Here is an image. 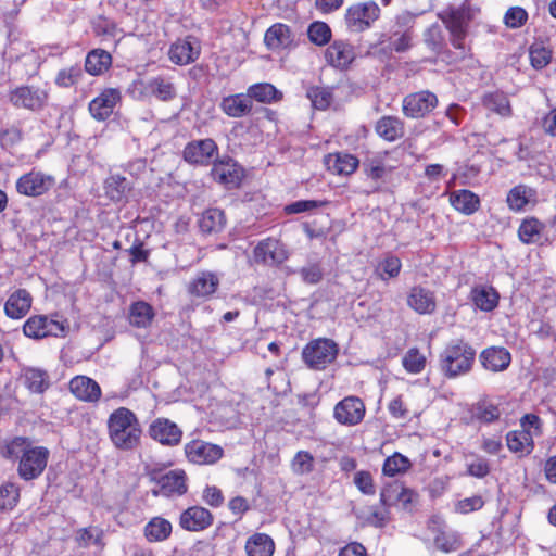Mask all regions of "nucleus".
Returning a JSON list of instances; mask_svg holds the SVG:
<instances>
[{"instance_id":"9b49d317","label":"nucleus","mask_w":556,"mask_h":556,"mask_svg":"<svg viewBox=\"0 0 556 556\" xmlns=\"http://www.w3.org/2000/svg\"><path fill=\"white\" fill-rule=\"evenodd\" d=\"M187 458L198 465H211L219 460L223 455V448L213 443L202 440H192L185 446Z\"/></svg>"},{"instance_id":"338daca9","label":"nucleus","mask_w":556,"mask_h":556,"mask_svg":"<svg viewBox=\"0 0 556 556\" xmlns=\"http://www.w3.org/2000/svg\"><path fill=\"white\" fill-rule=\"evenodd\" d=\"M76 539L83 546H88L90 543L99 544L101 540V532L96 528H84L78 531Z\"/></svg>"},{"instance_id":"393cba45","label":"nucleus","mask_w":556,"mask_h":556,"mask_svg":"<svg viewBox=\"0 0 556 556\" xmlns=\"http://www.w3.org/2000/svg\"><path fill=\"white\" fill-rule=\"evenodd\" d=\"M286 257L280 242L273 238L262 240L254 249V260L256 263L280 264Z\"/></svg>"},{"instance_id":"f03ea898","label":"nucleus","mask_w":556,"mask_h":556,"mask_svg":"<svg viewBox=\"0 0 556 556\" xmlns=\"http://www.w3.org/2000/svg\"><path fill=\"white\" fill-rule=\"evenodd\" d=\"M109 437L114 446L122 451L138 447L141 428L137 416L126 407L115 409L108 419Z\"/></svg>"},{"instance_id":"bb28decb","label":"nucleus","mask_w":556,"mask_h":556,"mask_svg":"<svg viewBox=\"0 0 556 556\" xmlns=\"http://www.w3.org/2000/svg\"><path fill=\"white\" fill-rule=\"evenodd\" d=\"M511 361L510 353L505 348L491 346L480 354L482 366L490 371L498 372L505 370Z\"/></svg>"},{"instance_id":"3c124183","label":"nucleus","mask_w":556,"mask_h":556,"mask_svg":"<svg viewBox=\"0 0 556 556\" xmlns=\"http://www.w3.org/2000/svg\"><path fill=\"white\" fill-rule=\"evenodd\" d=\"M327 204L328 201L324 200H299L286 205L283 212L287 215L300 214L324 207Z\"/></svg>"},{"instance_id":"dca6fc26","label":"nucleus","mask_w":556,"mask_h":556,"mask_svg":"<svg viewBox=\"0 0 556 556\" xmlns=\"http://www.w3.org/2000/svg\"><path fill=\"white\" fill-rule=\"evenodd\" d=\"M217 153L213 139H202L188 143L184 149V159L191 164H208Z\"/></svg>"},{"instance_id":"20e7f679","label":"nucleus","mask_w":556,"mask_h":556,"mask_svg":"<svg viewBox=\"0 0 556 556\" xmlns=\"http://www.w3.org/2000/svg\"><path fill=\"white\" fill-rule=\"evenodd\" d=\"M128 91L132 98L138 100L155 97L160 101L168 102L177 96L174 83L170 78L164 76L134 80Z\"/></svg>"},{"instance_id":"473e14b6","label":"nucleus","mask_w":556,"mask_h":556,"mask_svg":"<svg viewBox=\"0 0 556 556\" xmlns=\"http://www.w3.org/2000/svg\"><path fill=\"white\" fill-rule=\"evenodd\" d=\"M186 473L182 470H172L159 480L164 495H182L187 492Z\"/></svg>"},{"instance_id":"e433bc0d","label":"nucleus","mask_w":556,"mask_h":556,"mask_svg":"<svg viewBox=\"0 0 556 556\" xmlns=\"http://www.w3.org/2000/svg\"><path fill=\"white\" fill-rule=\"evenodd\" d=\"M506 443L509 451L521 454H530L534 446L532 432L528 429L509 431Z\"/></svg>"},{"instance_id":"4be33fe9","label":"nucleus","mask_w":556,"mask_h":556,"mask_svg":"<svg viewBox=\"0 0 556 556\" xmlns=\"http://www.w3.org/2000/svg\"><path fill=\"white\" fill-rule=\"evenodd\" d=\"M294 41L290 27L282 23L271 25L265 33L264 42L271 51H280L292 47Z\"/></svg>"},{"instance_id":"5fc2aeb1","label":"nucleus","mask_w":556,"mask_h":556,"mask_svg":"<svg viewBox=\"0 0 556 556\" xmlns=\"http://www.w3.org/2000/svg\"><path fill=\"white\" fill-rule=\"evenodd\" d=\"M469 457L472 459L467 463V473L471 477L482 479L486 477L490 471L491 467L489 464V460L480 455L477 454H470Z\"/></svg>"},{"instance_id":"a19ab883","label":"nucleus","mask_w":556,"mask_h":556,"mask_svg":"<svg viewBox=\"0 0 556 556\" xmlns=\"http://www.w3.org/2000/svg\"><path fill=\"white\" fill-rule=\"evenodd\" d=\"M247 94L250 100L254 99L262 103L276 102L282 98V93L269 83H260L250 86L247 90Z\"/></svg>"},{"instance_id":"a211bd4d","label":"nucleus","mask_w":556,"mask_h":556,"mask_svg":"<svg viewBox=\"0 0 556 556\" xmlns=\"http://www.w3.org/2000/svg\"><path fill=\"white\" fill-rule=\"evenodd\" d=\"M213 523L211 511L201 506H192L184 510L179 518V525L187 531H202Z\"/></svg>"},{"instance_id":"680f3d73","label":"nucleus","mask_w":556,"mask_h":556,"mask_svg":"<svg viewBox=\"0 0 556 556\" xmlns=\"http://www.w3.org/2000/svg\"><path fill=\"white\" fill-rule=\"evenodd\" d=\"M413 35L410 30L395 31L390 37V46L396 52H404L412 47Z\"/></svg>"},{"instance_id":"c03bdc74","label":"nucleus","mask_w":556,"mask_h":556,"mask_svg":"<svg viewBox=\"0 0 556 556\" xmlns=\"http://www.w3.org/2000/svg\"><path fill=\"white\" fill-rule=\"evenodd\" d=\"M483 105L501 116H509L511 113L507 97L502 92H493L483 97Z\"/></svg>"},{"instance_id":"864d4df0","label":"nucleus","mask_w":556,"mask_h":556,"mask_svg":"<svg viewBox=\"0 0 556 556\" xmlns=\"http://www.w3.org/2000/svg\"><path fill=\"white\" fill-rule=\"evenodd\" d=\"M404 368L410 374H419L426 365V357L417 350L409 349L402 359Z\"/></svg>"},{"instance_id":"39448f33","label":"nucleus","mask_w":556,"mask_h":556,"mask_svg":"<svg viewBox=\"0 0 556 556\" xmlns=\"http://www.w3.org/2000/svg\"><path fill=\"white\" fill-rule=\"evenodd\" d=\"M451 34V42L456 49H464V39L467 27L472 18L468 4L464 3L458 8L448 7L438 14Z\"/></svg>"},{"instance_id":"de8ad7c7","label":"nucleus","mask_w":556,"mask_h":556,"mask_svg":"<svg viewBox=\"0 0 556 556\" xmlns=\"http://www.w3.org/2000/svg\"><path fill=\"white\" fill-rule=\"evenodd\" d=\"M307 98L311 100L312 105L317 110H326L330 106L333 100V94L330 88L314 86L308 88Z\"/></svg>"},{"instance_id":"6e6d98bb","label":"nucleus","mask_w":556,"mask_h":556,"mask_svg":"<svg viewBox=\"0 0 556 556\" xmlns=\"http://www.w3.org/2000/svg\"><path fill=\"white\" fill-rule=\"evenodd\" d=\"M529 56L531 65L536 70H541L551 62L552 53L543 45L533 43L530 47Z\"/></svg>"},{"instance_id":"79ce46f5","label":"nucleus","mask_w":556,"mask_h":556,"mask_svg":"<svg viewBox=\"0 0 556 556\" xmlns=\"http://www.w3.org/2000/svg\"><path fill=\"white\" fill-rule=\"evenodd\" d=\"M172 533V523L162 518H152L144 527V535L150 542L165 541Z\"/></svg>"},{"instance_id":"4d7b16f0","label":"nucleus","mask_w":556,"mask_h":556,"mask_svg":"<svg viewBox=\"0 0 556 556\" xmlns=\"http://www.w3.org/2000/svg\"><path fill=\"white\" fill-rule=\"evenodd\" d=\"M83 76V71L78 65L61 70L56 77L55 84L60 87L68 88L77 84Z\"/></svg>"},{"instance_id":"c756f323","label":"nucleus","mask_w":556,"mask_h":556,"mask_svg":"<svg viewBox=\"0 0 556 556\" xmlns=\"http://www.w3.org/2000/svg\"><path fill=\"white\" fill-rule=\"evenodd\" d=\"M211 175L213 179L227 188L239 186L241 180V170L235 163L218 162L215 163Z\"/></svg>"},{"instance_id":"bf43d9fd","label":"nucleus","mask_w":556,"mask_h":556,"mask_svg":"<svg viewBox=\"0 0 556 556\" xmlns=\"http://www.w3.org/2000/svg\"><path fill=\"white\" fill-rule=\"evenodd\" d=\"M292 469L295 473H309L314 469V457L309 452L300 451L292 460Z\"/></svg>"},{"instance_id":"6e6552de","label":"nucleus","mask_w":556,"mask_h":556,"mask_svg":"<svg viewBox=\"0 0 556 556\" xmlns=\"http://www.w3.org/2000/svg\"><path fill=\"white\" fill-rule=\"evenodd\" d=\"M55 184L53 176L39 170H30L16 181V190L26 197H39L48 192Z\"/></svg>"},{"instance_id":"49530a36","label":"nucleus","mask_w":556,"mask_h":556,"mask_svg":"<svg viewBox=\"0 0 556 556\" xmlns=\"http://www.w3.org/2000/svg\"><path fill=\"white\" fill-rule=\"evenodd\" d=\"M542 229V223L535 218H529L522 222L518 229V235L520 240L527 244L536 243L541 239Z\"/></svg>"},{"instance_id":"412c9836","label":"nucleus","mask_w":556,"mask_h":556,"mask_svg":"<svg viewBox=\"0 0 556 556\" xmlns=\"http://www.w3.org/2000/svg\"><path fill=\"white\" fill-rule=\"evenodd\" d=\"M73 395L84 402L94 403L101 397V388L97 381L87 376H76L70 381Z\"/></svg>"},{"instance_id":"72a5a7b5","label":"nucleus","mask_w":556,"mask_h":556,"mask_svg":"<svg viewBox=\"0 0 556 556\" xmlns=\"http://www.w3.org/2000/svg\"><path fill=\"white\" fill-rule=\"evenodd\" d=\"M104 192L105 195L113 202H122L126 200L128 193L131 190L129 181L118 175L112 174L104 180Z\"/></svg>"},{"instance_id":"0eeeda50","label":"nucleus","mask_w":556,"mask_h":556,"mask_svg":"<svg viewBox=\"0 0 556 556\" xmlns=\"http://www.w3.org/2000/svg\"><path fill=\"white\" fill-rule=\"evenodd\" d=\"M380 8L375 1L355 3L346 9L344 21L352 33H362L371 27L380 16Z\"/></svg>"},{"instance_id":"58836bf2","label":"nucleus","mask_w":556,"mask_h":556,"mask_svg":"<svg viewBox=\"0 0 556 556\" xmlns=\"http://www.w3.org/2000/svg\"><path fill=\"white\" fill-rule=\"evenodd\" d=\"M112 64L111 54L102 49L90 51L85 61V70L91 75H101L106 72Z\"/></svg>"},{"instance_id":"e2e57ef3","label":"nucleus","mask_w":556,"mask_h":556,"mask_svg":"<svg viewBox=\"0 0 556 556\" xmlns=\"http://www.w3.org/2000/svg\"><path fill=\"white\" fill-rule=\"evenodd\" d=\"M354 483L364 494L372 495L376 492L372 477L368 471L356 472L354 476Z\"/></svg>"},{"instance_id":"13d9d810","label":"nucleus","mask_w":556,"mask_h":556,"mask_svg":"<svg viewBox=\"0 0 556 556\" xmlns=\"http://www.w3.org/2000/svg\"><path fill=\"white\" fill-rule=\"evenodd\" d=\"M20 497L18 489L8 483L0 486V510L12 509Z\"/></svg>"},{"instance_id":"c85d7f7f","label":"nucleus","mask_w":556,"mask_h":556,"mask_svg":"<svg viewBox=\"0 0 556 556\" xmlns=\"http://www.w3.org/2000/svg\"><path fill=\"white\" fill-rule=\"evenodd\" d=\"M219 108L229 117L239 118L251 112L252 101L248 98V94L237 93L224 97Z\"/></svg>"},{"instance_id":"0e129e2a","label":"nucleus","mask_w":556,"mask_h":556,"mask_svg":"<svg viewBox=\"0 0 556 556\" xmlns=\"http://www.w3.org/2000/svg\"><path fill=\"white\" fill-rule=\"evenodd\" d=\"M484 501L479 495L460 500L456 504V510L460 514H469L483 507Z\"/></svg>"},{"instance_id":"a18cd8bd","label":"nucleus","mask_w":556,"mask_h":556,"mask_svg":"<svg viewBox=\"0 0 556 556\" xmlns=\"http://www.w3.org/2000/svg\"><path fill=\"white\" fill-rule=\"evenodd\" d=\"M401 260L397 256L388 255L386 258L378 263L375 273L381 280H388L396 278L401 271Z\"/></svg>"},{"instance_id":"f3484780","label":"nucleus","mask_w":556,"mask_h":556,"mask_svg":"<svg viewBox=\"0 0 556 556\" xmlns=\"http://www.w3.org/2000/svg\"><path fill=\"white\" fill-rule=\"evenodd\" d=\"M200 55V46L192 37L178 39L168 51L169 60L177 65H187L194 62Z\"/></svg>"},{"instance_id":"8fccbe9b","label":"nucleus","mask_w":556,"mask_h":556,"mask_svg":"<svg viewBox=\"0 0 556 556\" xmlns=\"http://www.w3.org/2000/svg\"><path fill=\"white\" fill-rule=\"evenodd\" d=\"M409 467L410 462L408 458L396 453L386 459L382 471L384 475L393 477L400 472L406 471Z\"/></svg>"},{"instance_id":"7ed1b4c3","label":"nucleus","mask_w":556,"mask_h":556,"mask_svg":"<svg viewBox=\"0 0 556 556\" xmlns=\"http://www.w3.org/2000/svg\"><path fill=\"white\" fill-rule=\"evenodd\" d=\"M476 358V350L463 339L450 341L439 357L440 369L447 378L468 374Z\"/></svg>"},{"instance_id":"37998d69","label":"nucleus","mask_w":556,"mask_h":556,"mask_svg":"<svg viewBox=\"0 0 556 556\" xmlns=\"http://www.w3.org/2000/svg\"><path fill=\"white\" fill-rule=\"evenodd\" d=\"M154 317L153 307L143 301H138L130 306L129 323L138 328L148 327Z\"/></svg>"},{"instance_id":"052dcab7","label":"nucleus","mask_w":556,"mask_h":556,"mask_svg":"<svg viewBox=\"0 0 556 556\" xmlns=\"http://www.w3.org/2000/svg\"><path fill=\"white\" fill-rule=\"evenodd\" d=\"M528 20L527 11L521 7L509 8L504 15V23L508 28H519Z\"/></svg>"},{"instance_id":"ea45409f","label":"nucleus","mask_w":556,"mask_h":556,"mask_svg":"<svg viewBox=\"0 0 556 556\" xmlns=\"http://www.w3.org/2000/svg\"><path fill=\"white\" fill-rule=\"evenodd\" d=\"M225 224L226 217L224 212L215 207L204 211L199 219V227L205 233L219 232L224 229Z\"/></svg>"},{"instance_id":"09e8293b","label":"nucleus","mask_w":556,"mask_h":556,"mask_svg":"<svg viewBox=\"0 0 556 556\" xmlns=\"http://www.w3.org/2000/svg\"><path fill=\"white\" fill-rule=\"evenodd\" d=\"M307 35L313 43L324 46L331 39V29L324 22H314L309 25Z\"/></svg>"},{"instance_id":"5701e85b","label":"nucleus","mask_w":556,"mask_h":556,"mask_svg":"<svg viewBox=\"0 0 556 556\" xmlns=\"http://www.w3.org/2000/svg\"><path fill=\"white\" fill-rule=\"evenodd\" d=\"M415 496L416 493L412 489L404 486L399 481H394L381 490L380 501L386 506L401 504L406 508L413 503Z\"/></svg>"},{"instance_id":"1a4fd4ad","label":"nucleus","mask_w":556,"mask_h":556,"mask_svg":"<svg viewBox=\"0 0 556 556\" xmlns=\"http://www.w3.org/2000/svg\"><path fill=\"white\" fill-rule=\"evenodd\" d=\"M438 104V98L430 91L407 94L403 99L402 110L406 117L420 118L430 113Z\"/></svg>"},{"instance_id":"423d86ee","label":"nucleus","mask_w":556,"mask_h":556,"mask_svg":"<svg viewBox=\"0 0 556 556\" xmlns=\"http://www.w3.org/2000/svg\"><path fill=\"white\" fill-rule=\"evenodd\" d=\"M338 344L330 339L311 341L302 351L305 364L315 370L326 368L338 355Z\"/></svg>"},{"instance_id":"603ef678","label":"nucleus","mask_w":556,"mask_h":556,"mask_svg":"<svg viewBox=\"0 0 556 556\" xmlns=\"http://www.w3.org/2000/svg\"><path fill=\"white\" fill-rule=\"evenodd\" d=\"M530 189L526 186L514 187L507 195V204L514 211L522 210L529 202Z\"/></svg>"},{"instance_id":"c9c22d12","label":"nucleus","mask_w":556,"mask_h":556,"mask_svg":"<svg viewBox=\"0 0 556 556\" xmlns=\"http://www.w3.org/2000/svg\"><path fill=\"white\" fill-rule=\"evenodd\" d=\"M452 206L465 215H471L478 211L480 199L470 190H457L450 197Z\"/></svg>"},{"instance_id":"ddd939ff","label":"nucleus","mask_w":556,"mask_h":556,"mask_svg":"<svg viewBox=\"0 0 556 556\" xmlns=\"http://www.w3.org/2000/svg\"><path fill=\"white\" fill-rule=\"evenodd\" d=\"M355 58L354 46L345 40H334L325 51L326 62L337 70L349 68Z\"/></svg>"},{"instance_id":"9d476101","label":"nucleus","mask_w":556,"mask_h":556,"mask_svg":"<svg viewBox=\"0 0 556 556\" xmlns=\"http://www.w3.org/2000/svg\"><path fill=\"white\" fill-rule=\"evenodd\" d=\"M365 404L357 396H346L336 404L333 417L344 426H356L364 419Z\"/></svg>"},{"instance_id":"f257e3e1","label":"nucleus","mask_w":556,"mask_h":556,"mask_svg":"<svg viewBox=\"0 0 556 556\" xmlns=\"http://www.w3.org/2000/svg\"><path fill=\"white\" fill-rule=\"evenodd\" d=\"M3 456L17 460L18 477L25 481L37 479L47 467L50 452L45 446L35 445L29 438L15 437L7 442Z\"/></svg>"},{"instance_id":"a878e982","label":"nucleus","mask_w":556,"mask_h":556,"mask_svg":"<svg viewBox=\"0 0 556 556\" xmlns=\"http://www.w3.org/2000/svg\"><path fill=\"white\" fill-rule=\"evenodd\" d=\"M33 298L25 289L15 290L4 304V313L12 319L23 318L31 307Z\"/></svg>"},{"instance_id":"aec40b11","label":"nucleus","mask_w":556,"mask_h":556,"mask_svg":"<svg viewBox=\"0 0 556 556\" xmlns=\"http://www.w3.org/2000/svg\"><path fill=\"white\" fill-rule=\"evenodd\" d=\"M407 305L418 314H432L437 308L435 295L427 288L415 286L408 292Z\"/></svg>"},{"instance_id":"774afa93","label":"nucleus","mask_w":556,"mask_h":556,"mask_svg":"<svg viewBox=\"0 0 556 556\" xmlns=\"http://www.w3.org/2000/svg\"><path fill=\"white\" fill-rule=\"evenodd\" d=\"M302 279L307 283H318L323 278V270L317 264L302 267L300 270Z\"/></svg>"},{"instance_id":"b1692460","label":"nucleus","mask_w":556,"mask_h":556,"mask_svg":"<svg viewBox=\"0 0 556 556\" xmlns=\"http://www.w3.org/2000/svg\"><path fill=\"white\" fill-rule=\"evenodd\" d=\"M20 380L28 391L36 394H42L50 387L48 372L39 367H22Z\"/></svg>"},{"instance_id":"69168bd1","label":"nucleus","mask_w":556,"mask_h":556,"mask_svg":"<svg viewBox=\"0 0 556 556\" xmlns=\"http://www.w3.org/2000/svg\"><path fill=\"white\" fill-rule=\"evenodd\" d=\"M435 546L443 552H452L456 551L459 547V542L454 534H447L445 532H441L435 536L434 540Z\"/></svg>"},{"instance_id":"4c0bfd02","label":"nucleus","mask_w":556,"mask_h":556,"mask_svg":"<svg viewBox=\"0 0 556 556\" xmlns=\"http://www.w3.org/2000/svg\"><path fill=\"white\" fill-rule=\"evenodd\" d=\"M245 551L249 556H273L275 543L265 533H255L245 542Z\"/></svg>"},{"instance_id":"f8f14e48","label":"nucleus","mask_w":556,"mask_h":556,"mask_svg":"<svg viewBox=\"0 0 556 556\" xmlns=\"http://www.w3.org/2000/svg\"><path fill=\"white\" fill-rule=\"evenodd\" d=\"M23 332L26 337L33 339H41L48 336L56 337L64 332V326L58 320L48 319V317L39 315L26 320L23 326Z\"/></svg>"},{"instance_id":"cd10ccee","label":"nucleus","mask_w":556,"mask_h":556,"mask_svg":"<svg viewBox=\"0 0 556 556\" xmlns=\"http://www.w3.org/2000/svg\"><path fill=\"white\" fill-rule=\"evenodd\" d=\"M219 286L218 277L212 271H200L189 283L188 291L198 298L213 295Z\"/></svg>"},{"instance_id":"2eb2a0df","label":"nucleus","mask_w":556,"mask_h":556,"mask_svg":"<svg viewBox=\"0 0 556 556\" xmlns=\"http://www.w3.org/2000/svg\"><path fill=\"white\" fill-rule=\"evenodd\" d=\"M121 100V91L116 88L104 89L89 103V112L98 121L106 119Z\"/></svg>"},{"instance_id":"6ab92c4d","label":"nucleus","mask_w":556,"mask_h":556,"mask_svg":"<svg viewBox=\"0 0 556 556\" xmlns=\"http://www.w3.org/2000/svg\"><path fill=\"white\" fill-rule=\"evenodd\" d=\"M150 437L164 445H177L181 440V431L173 421L159 418L149 428Z\"/></svg>"},{"instance_id":"7c9ffc66","label":"nucleus","mask_w":556,"mask_h":556,"mask_svg":"<svg viewBox=\"0 0 556 556\" xmlns=\"http://www.w3.org/2000/svg\"><path fill=\"white\" fill-rule=\"evenodd\" d=\"M377 135L386 141H395L404 136V123L396 116H382L375 125Z\"/></svg>"},{"instance_id":"2f4dec72","label":"nucleus","mask_w":556,"mask_h":556,"mask_svg":"<svg viewBox=\"0 0 556 556\" xmlns=\"http://www.w3.org/2000/svg\"><path fill=\"white\" fill-rule=\"evenodd\" d=\"M470 299L480 311L491 312L497 306L500 295L493 287L477 286L472 288Z\"/></svg>"},{"instance_id":"4468645a","label":"nucleus","mask_w":556,"mask_h":556,"mask_svg":"<svg viewBox=\"0 0 556 556\" xmlns=\"http://www.w3.org/2000/svg\"><path fill=\"white\" fill-rule=\"evenodd\" d=\"M47 98L48 96L46 91L29 86L18 87L10 93V101L14 106L33 111L41 109L45 105Z\"/></svg>"},{"instance_id":"f704fd0d","label":"nucleus","mask_w":556,"mask_h":556,"mask_svg":"<svg viewBox=\"0 0 556 556\" xmlns=\"http://www.w3.org/2000/svg\"><path fill=\"white\" fill-rule=\"evenodd\" d=\"M326 165L331 173L348 176L356 170L358 160L351 154L336 153L326 157Z\"/></svg>"}]
</instances>
